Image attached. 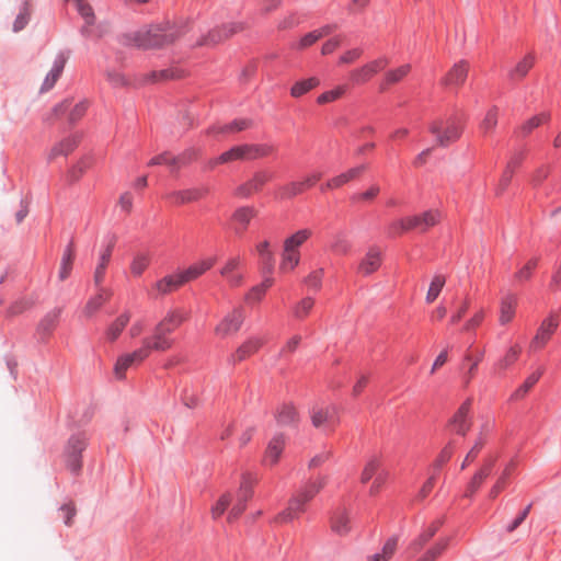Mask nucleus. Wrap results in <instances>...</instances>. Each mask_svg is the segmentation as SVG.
<instances>
[{"label":"nucleus","instance_id":"obj_4","mask_svg":"<svg viewBox=\"0 0 561 561\" xmlns=\"http://www.w3.org/2000/svg\"><path fill=\"white\" fill-rule=\"evenodd\" d=\"M310 229H301L284 241L279 271L288 273L295 270L300 262L299 248L311 237Z\"/></svg>","mask_w":561,"mask_h":561},{"label":"nucleus","instance_id":"obj_19","mask_svg":"<svg viewBox=\"0 0 561 561\" xmlns=\"http://www.w3.org/2000/svg\"><path fill=\"white\" fill-rule=\"evenodd\" d=\"M472 404L471 399H467L454 414L450 420L451 430L461 436H465L470 430L471 423L469 419V412Z\"/></svg>","mask_w":561,"mask_h":561},{"label":"nucleus","instance_id":"obj_30","mask_svg":"<svg viewBox=\"0 0 561 561\" xmlns=\"http://www.w3.org/2000/svg\"><path fill=\"white\" fill-rule=\"evenodd\" d=\"M484 357V350H477L476 352H468L465 355L463 364L467 366V371L463 374L465 387H468L471 380L476 377L478 366Z\"/></svg>","mask_w":561,"mask_h":561},{"label":"nucleus","instance_id":"obj_5","mask_svg":"<svg viewBox=\"0 0 561 561\" xmlns=\"http://www.w3.org/2000/svg\"><path fill=\"white\" fill-rule=\"evenodd\" d=\"M442 219V214L437 209H430L423 214L405 217L393 221L390 226L392 233L401 234L410 230H419L425 232L430 228L436 226Z\"/></svg>","mask_w":561,"mask_h":561},{"label":"nucleus","instance_id":"obj_18","mask_svg":"<svg viewBox=\"0 0 561 561\" xmlns=\"http://www.w3.org/2000/svg\"><path fill=\"white\" fill-rule=\"evenodd\" d=\"M80 137L78 135H70L60 141L56 142L46 152L48 162H53L60 157L69 156L79 145Z\"/></svg>","mask_w":561,"mask_h":561},{"label":"nucleus","instance_id":"obj_3","mask_svg":"<svg viewBox=\"0 0 561 561\" xmlns=\"http://www.w3.org/2000/svg\"><path fill=\"white\" fill-rule=\"evenodd\" d=\"M465 128V122L456 115L438 118L431 123L430 131L436 138L437 146L447 147L457 141Z\"/></svg>","mask_w":561,"mask_h":561},{"label":"nucleus","instance_id":"obj_38","mask_svg":"<svg viewBox=\"0 0 561 561\" xmlns=\"http://www.w3.org/2000/svg\"><path fill=\"white\" fill-rule=\"evenodd\" d=\"M65 64H66V60L62 56H59L56 58L51 69L49 70L46 78L44 79V82L39 90L41 93H44V92L50 90L55 85V83L57 82V80L59 79V77L64 70Z\"/></svg>","mask_w":561,"mask_h":561},{"label":"nucleus","instance_id":"obj_16","mask_svg":"<svg viewBox=\"0 0 561 561\" xmlns=\"http://www.w3.org/2000/svg\"><path fill=\"white\" fill-rule=\"evenodd\" d=\"M308 501L297 491L288 501L287 507L273 519L275 524H286L297 518L306 510Z\"/></svg>","mask_w":561,"mask_h":561},{"label":"nucleus","instance_id":"obj_10","mask_svg":"<svg viewBox=\"0 0 561 561\" xmlns=\"http://www.w3.org/2000/svg\"><path fill=\"white\" fill-rule=\"evenodd\" d=\"M245 312L242 307H234L216 324L214 333L219 339L236 335L243 325Z\"/></svg>","mask_w":561,"mask_h":561},{"label":"nucleus","instance_id":"obj_51","mask_svg":"<svg viewBox=\"0 0 561 561\" xmlns=\"http://www.w3.org/2000/svg\"><path fill=\"white\" fill-rule=\"evenodd\" d=\"M73 261H75V251H73L72 244H69L67 247V249L65 250L61 262H60V268L58 272L59 280L64 282L70 276Z\"/></svg>","mask_w":561,"mask_h":561},{"label":"nucleus","instance_id":"obj_34","mask_svg":"<svg viewBox=\"0 0 561 561\" xmlns=\"http://www.w3.org/2000/svg\"><path fill=\"white\" fill-rule=\"evenodd\" d=\"M94 164V158L91 154L81 157L67 172V181L69 183L78 182L82 175L92 168Z\"/></svg>","mask_w":561,"mask_h":561},{"label":"nucleus","instance_id":"obj_39","mask_svg":"<svg viewBox=\"0 0 561 561\" xmlns=\"http://www.w3.org/2000/svg\"><path fill=\"white\" fill-rule=\"evenodd\" d=\"M382 455H373L365 463L363 471L360 473V482L363 484H366L368 481H370L374 477L376 478L378 471L382 467Z\"/></svg>","mask_w":561,"mask_h":561},{"label":"nucleus","instance_id":"obj_36","mask_svg":"<svg viewBox=\"0 0 561 561\" xmlns=\"http://www.w3.org/2000/svg\"><path fill=\"white\" fill-rule=\"evenodd\" d=\"M243 154L245 160H256L272 154L275 149L268 144H243Z\"/></svg>","mask_w":561,"mask_h":561},{"label":"nucleus","instance_id":"obj_37","mask_svg":"<svg viewBox=\"0 0 561 561\" xmlns=\"http://www.w3.org/2000/svg\"><path fill=\"white\" fill-rule=\"evenodd\" d=\"M332 530L340 535L345 536L351 531V516L345 510L336 511L331 518Z\"/></svg>","mask_w":561,"mask_h":561},{"label":"nucleus","instance_id":"obj_8","mask_svg":"<svg viewBox=\"0 0 561 561\" xmlns=\"http://www.w3.org/2000/svg\"><path fill=\"white\" fill-rule=\"evenodd\" d=\"M88 445V438L79 433L70 436L65 448V461L67 469L72 474H79L82 468L81 454Z\"/></svg>","mask_w":561,"mask_h":561},{"label":"nucleus","instance_id":"obj_28","mask_svg":"<svg viewBox=\"0 0 561 561\" xmlns=\"http://www.w3.org/2000/svg\"><path fill=\"white\" fill-rule=\"evenodd\" d=\"M207 193H208V191L205 187H194V188H187V190H183V191L172 192L167 195V198L175 205H182V204L198 201V199L203 198Z\"/></svg>","mask_w":561,"mask_h":561},{"label":"nucleus","instance_id":"obj_56","mask_svg":"<svg viewBox=\"0 0 561 561\" xmlns=\"http://www.w3.org/2000/svg\"><path fill=\"white\" fill-rule=\"evenodd\" d=\"M319 83L320 81L316 77L298 81L291 87L290 94L294 98H300L313 88L318 87Z\"/></svg>","mask_w":561,"mask_h":561},{"label":"nucleus","instance_id":"obj_48","mask_svg":"<svg viewBox=\"0 0 561 561\" xmlns=\"http://www.w3.org/2000/svg\"><path fill=\"white\" fill-rule=\"evenodd\" d=\"M336 28L335 25H324L306 34L299 42V48L304 49L314 44L320 38L330 35Z\"/></svg>","mask_w":561,"mask_h":561},{"label":"nucleus","instance_id":"obj_26","mask_svg":"<svg viewBox=\"0 0 561 561\" xmlns=\"http://www.w3.org/2000/svg\"><path fill=\"white\" fill-rule=\"evenodd\" d=\"M412 70V66L410 64H403L397 68L389 69L385 72L379 89L380 91H387L390 87L400 83L409 76Z\"/></svg>","mask_w":561,"mask_h":561},{"label":"nucleus","instance_id":"obj_13","mask_svg":"<svg viewBox=\"0 0 561 561\" xmlns=\"http://www.w3.org/2000/svg\"><path fill=\"white\" fill-rule=\"evenodd\" d=\"M388 65L389 59L387 57H379L351 71L350 79L355 84L366 83L378 72L385 70Z\"/></svg>","mask_w":561,"mask_h":561},{"label":"nucleus","instance_id":"obj_29","mask_svg":"<svg viewBox=\"0 0 561 561\" xmlns=\"http://www.w3.org/2000/svg\"><path fill=\"white\" fill-rule=\"evenodd\" d=\"M366 170L365 165H358L355 168H352L347 170L346 172H343L332 179H330L325 184L321 186V191L327 190H335L344 184L348 183L352 180H355L362 175V173Z\"/></svg>","mask_w":561,"mask_h":561},{"label":"nucleus","instance_id":"obj_40","mask_svg":"<svg viewBox=\"0 0 561 561\" xmlns=\"http://www.w3.org/2000/svg\"><path fill=\"white\" fill-rule=\"evenodd\" d=\"M276 420L279 425L289 426L298 422L299 415L294 405L284 403L276 411Z\"/></svg>","mask_w":561,"mask_h":561},{"label":"nucleus","instance_id":"obj_32","mask_svg":"<svg viewBox=\"0 0 561 561\" xmlns=\"http://www.w3.org/2000/svg\"><path fill=\"white\" fill-rule=\"evenodd\" d=\"M216 263V257H207L204 260H201L199 262L194 263L186 270L180 272L182 278L184 279L185 284L196 279L201 275H203L206 271L210 270Z\"/></svg>","mask_w":561,"mask_h":561},{"label":"nucleus","instance_id":"obj_11","mask_svg":"<svg viewBox=\"0 0 561 561\" xmlns=\"http://www.w3.org/2000/svg\"><path fill=\"white\" fill-rule=\"evenodd\" d=\"M558 327L559 318L557 314L551 313L543 319L529 343V351L538 352L542 350L556 333Z\"/></svg>","mask_w":561,"mask_h":561},{"label":"nucleus","instance_id":"obj_62","mask_svg":"<svg viewBox=\"0 0 561 561\" xmlns=\"http://www.w3.org/2000/svg\"><path fill=\"white\" fill-rule=\"evenodd\" d=\"M345 91H346L345 85H339L330 91L321 93L318 96L317 102H318V104H321V105L334 102V101L339 100L340 98H342L343 94L345 93Z\"/></svg>","mask_w":561,"mask_h":561},{"label":"nucleus","instance_id":"obj_21","mask_svg":"<svg viewBox=\"0 0 561 561\" xmlns=\"http://www.w3.org/2000/svg\"><path fill=\"white\" fill-rule=\"evenodd\" d=\"M270 180L271 175L266 171L256 172L248 182L239 185L234 194L239 197H249L259 192Z\"/></svg>","mask_w":561,"mask_h":561},{"label":"nucleus","instance_id":"obj_7","mask_svg":"<svg viewBox=\"0 0 561 561\" xmlns=\"http://www.w3.org/2000/svg\"><path fill=\"white\" fill-rule=\"evenodd\" d=\"M152 351H154L153 347L146 339H144L139 348L118 356L113 367L115 378L118 380L125 379L127 370L141 364L147 357H149Z\"/></svg>","mask_w":561,"mask_h":561},{"label":"nucleus","instance_id":"obj_42","mask_svg":"<svg viewBox=\"0 0 561 561\" xmlns=\"http://www.w3.org/2000/svg\"><path fill=\"white\" fill-rule=\"evenodd\" d=\"M499 114L500 110L495 105L488 110L479 125V129L483 136H490L491 134L494 133L499 123Z\"/></svg>","mask_w":561,"mask_h":561},{"label":"nucleus","instance_id":"obj_12","mask_svg":"<svg viewBox=\"0 0 561 561\" xmlns=\"http://www.w3.org/2000/svg\"><path fill=\"white\" fill-rule=\"evenodd\" d=\"M265 343L266 339L264 336L259 334L250 335L230 355L229 362L236 365L248 359L249 357L259 353Z\"/></svg>","mask_w":561,"mask_h":561},{"label":"nucleus","instance_id":"obj_17","mask_svg":"<svg viewBox=\"0 0 561 561\" xmlns=\"http://www.w3.org/2000/svg\"><path fill=\"white\" fill-rule=\"evenodd\" d=\"M88 107H89V102L87 100H82V101L73 104L72 106H71V102L69 100H65L54 107V114L56 116H60V115L65 114L66 112H69V114H68L69 123L76 124L85 115Z\"/></svg>","mask_w":561,"mask_h":561},{"label":"nucleus","instance_id":"obj_58","mask_svg":"<svg viewBox=\"0 0 561 561\" xmlns=\"http://www.w3.org/2000/svg\"><path fill=\"white\" fill-rule=\"evenodd\" d=\"M165 164L173 169L180 168V158L172 156L170 152H163L149 160L148 165H161Z\"/></svg>","mask_w":561,"mask_h":561},{"label":"nucleus","instance_id":"obj_43","mask_svg":"<svg viewBox=\"0 0 561 561\" xmlns=\"http://www.w3.org/2000/svg\"><path fill=\"white\" fill-rule=\"evenodd\" d=\"M130 320V314L128 312H124L118 316L106 329L105 335L107 341L114 342L118 339L121 333L124 331L126 325Z\"/></svg>","mask_w":561,"mask_h":561},{"label":"nucleus","instance_id":"obj_53","mask_svg":"<svg viewBox=\"0 0 561 561\" xmlns=\"http://www.w3.org/2000/svg\"><path fill=\"white\" fill-rule=\"evenodd\" d=\"M397 546H398V539L396 537H391L385 542L381 552L369 556L368 560L369 561H389L392 558V556L394 554Z\"/></svg>","mask_w":561,"mask_h":561},{"label":"nucleus","instance_id":"obj_44","mask_svg":"<svg viewBox=\"0 0 561 561\" xmlns=\"http://www.w3.org/2000/svg\"><path fill=\"white\" fill-rule=\"evenodd\" d=\"M330 250L337 255H347L352 251V243L346 233L336 232L332 236L330 242Z\"/></svg>","mask_w":561,"mask_h":561},{"label":"nucleus","instance_id":"obj_6","mask_svg":"<svg viewBox=\"0 0 561 561\" xmlns=\"http://www.w3.org/2000/svg\"><path fill=\"white\" fill-rule=\"evenodd\" d=\"M259 478L251 472H243L240 477L239 488L236 492L234 503L229 512L228 520L237 519L247 508V503L253 497L254 486Z\"/></svg>","mask_w":561,"mask_h":561},{"label":"nucleus","instance_id":"obj_15","mask_svg":"<svg viewBox=\"0 0 561 561\" xmlns=\"http://www.w3.org/2000/svg\"><path fill=\"white\" fill-rule=\"evenodd\" d=\"M257 216V210L252 206H241L237 208L230 218V227L238 237L244 234L251 220Z\"/></svg>","mask_w":561,"mask_h":561},{"label":"nucleus","instance_id":"obj_24","mask_svg":"<svg viewBox=\"0 0 561 561\" xmlns=\"http://www.w3.org/2000/svg\"><path fill=\"white\" fill-rule=\"evenodd\" d=\"M517 305L518 300L514 294L507 293L501 298L499 308V322L501 325H507L513 321Z\"/></svg>","mask_w":561,"mask_h":561},{"label":"nucleus","instance_id":"obj_49","mask_svg":"<svg viewBox=\"0 0 561 561\" xmlns=\"http://www.w3.org/2000/svg\"><path fill=\"white\" fill-rule=\"evenodd\" d=\"M535 64V56L533 54L526 55L511 71L510 77L514 81L522 80Z\"/></svg>","mask_w":561,"mask_h":561},{"label":"nucleus","instance_id":"obj_54","mask_svg":"<svg viewBox=\"0 0 561 561\" xmlns=\"http://www.w3.org/2000/svg\"><path fill=\"white\" fill-rule=\"evenodd\" d=\"M446 283V277L442 274H436L428 287L425 300L427 304L434 302L439 296L442 289L444 288Z\"/></svg>","mask_w":561,"mask_h":561},{"label":"nucleus","instance_id":"obj_35","mask_svg":"<svg viewBox=\"0 0 561 561\" xmlns=\"http://www.w3.org/2000/svg\"><path fill=\"white\" fill-rule=\"evenodd\" d=\"M61 314V309L56 308L49 311L38 323L37 333L42 339H46L50 335L54 329L57 327L59 318Z\"/></svg>","mask_w":561,"mask_h":561},{"label":"nucleus","instance_id":"obj_61","mask_svg":"<svg viewBox=\"0 0 561 561\" xmlns=\"http://www.w3.org/2000/svg\"><path fill=\"white\" fill-rule=\"evenodd\" d=\"M455 450L453 442H449L438 454L433 462V470L438 471L446 462L449 461Z\"/></svg>","mask_w":561,"mask_h":561},{"label":"nucleus","instance_id":"obj_52","mask_svg":"<svg viewBox=\"0 0 561 561\" xmlns=\"http://www.w3.org/2000/svg\"><path fill=\"white\" fill-rule=\"evenodd\" d=\"M550 119L548 112H542L527 119L518 129V133L525 137L528 136L535 128L547 123Z\"/></svg>","mask_w":561,"mask_h":561},{"label":"nucleus","instance_id":"obj_31","mask_svg":"<svg viewBox=\"0 0 561 561\" xmlns=\"http://www.w3.org/2000/svg\"><path fill=\"white\" fill-rule=\"evenodd\" d=\"M493 468V460H488L484 462V465L473 474L471 480L469 481L466 491L465 496L466 497H472L473 494L479 490V488L482 485L484 480L490 476Z\"/></svg>","mask_w":561,"mask_h":561},{"label":"nucleus","instance_id":"obj_1","mask_svg":"<svg viewBox=\"0 0 561 561\" xmlns=\"http://www.w3.org/2000/svg\"><path fill=\"white\" fill-rule=\"evenodd\" d=\"M182 35L169 23L144 27L123 37V44L137 48H159L173 43Z\"/></svg>","mask_w":561,"mask_h":561},{"label":"nucleus","instance_id":"obj_46","mask_svg":"<svg viewBox=\"0 0 561 561\" xmlns=\"http://www.w3.org/2000/svg\"><path fill=\"white\" fill-rule=\"evenodd\" d=\"M111 291L106 290L104 288H100L99 293L89 299L87 302L83 313L85 317L90 318L92 317L102 306L103 304L110 298Z\"/></svg>","mask_w":561,"mask_h":561},{"label":"nucleus","instance_id":"obj_22","mask_svg":"<svg viewBox=\"0 0 561 561\" xmlns=\"http://www.w3.org/2000/svg\"><path fill=\"white\" fill-rule=\"evenodd\" d=\"M382 253L378 248H370L359 261L357 272L363 276L371 275L381 266Z\"/></svg>","mask_w":561,"mask_h":561},{"label":"nucleus","instance_id":"obj_33","mask_svg":"<svg viewBox=\"0 0 561 561\" xmlns=\"http://www.w3.org/2000/svg\"><path fill=\"white\" fill-rule=\"evenodd\" d=\"M238 160H245L243 154L242 145L234 146L229 150L222 152L217 158L210 159L206 163V168L209 170L215 169L219 164H226Z\"/></svg>","mask_w":561,"mask_h":561},{"label":"nucleus","instance_id":"obj_50","mask_svg":"<svg viewBox=\"0 0 561 561\" xmlns=\"http://www.w3.org/2000/svg\"><path fill=\"white\" fill-rule=\"evenodd\" d=\"M256 251L260 256V264L262 268L268 273L273 271L274 267V255L270 250L268 241H262L256 245Z\"/></svg>","mask_w":561,"mask_h":561},{"label":"nucleus","instance_id":"obj_9","mask_svg":"<svg viewBox=\"0 0 561 561\" xmlns=\"http://www.w3.org/2000/svg\"><path fill=\"white\" fill-rule=\"evenodd\" d=\"M312 425L325 434L332 433L340 424V412L335 405L314 407L310 412Z\"/></svg>","mask_w":561,"mask_h":561},{"label":"nucleus","instance_id":"obj_60","mask_svg":"<svg viewBox=\"0 0 561 561\" xmlns=\"http://www.w3.org/2000/svg\"><path fill=\"white\" fill-rule=\"evenodd\" d=\"M438 524H432L411 543L410 549L414 552L419 551L436 534Z\"/></svg>","mask_w":561,"mask_h":561},{"label":"nucleus","instance_id":"obj_2","mask_svg":"<svg viewBox=\"0 0 561 561\" xmlns=\"http://www.w3.org/2000/svg\"><path fill=\"white\" fill-rule=\"evenodd\" d=\"M188 313L183 309L170 310L165 317L156 325L154 333L146 340L157 352H165L173 345V340L168 334L176 330L186 319Z\"/></svg>","mask_w":561,"mask_h":561},{"label":"nucleus","instance_id":"obj_47","mask_svg":"<svg viewBox=\"0 0 561 561\" xmlns=\"http://www.w3.org/2000/svg\"><path fill=\"white\" fill-rule=\"evenodd\" d=\"M327 477H317L314 480L309 481L305 486L298 490V492L309 502L327 485Z\"/></svg>","mask_w":561,"mask_h":561},{"label":"nucleus","instance_id":"obj_57","mask_svg":"<svg viewBox=\"0 0 561 561\" xmlns=\"http://www.w3.org/2000/svg\"><path fill=\"white\" fill-rule=\"evenodd\" d=\"M541 374V371H537L528 376L525 382L513 392L511 400L516 401L523 399L528 393V391L537 383Z\"/></svg>","mask_w":561,"mask_h":561},{"label":"nucleus","instance_id":"obj_20","mask_svg":"<svg viewBox=\"0 0 561 561\" xmlns=\"http://www.w3.org/2000/svg\"><path fill=\"white\" fill-rule=\"evenodd\" d=\"M241 264L242 259L236 255L228 259L220 270V275L226 278L228 285L232 288L240 287L243 284L244 277L238 272Z\"/></svg>","mask_w":561,"mask_h":561},{"label":"nucleus","instance_id":"obj_25","mask_svg":"<svg viewBox=\"0 0 561 561\" xmlns=\"http://www.w3.org/2000/svg\"><path fill=\"white\" fill-rule=\"evenodd\" d=\"M286 438L284 435H275L267 444L264 453L263 463L265 466H275L285 448Z\"/></svg>","mask_w":561,"mask_h":561},{"label":"nucleus","instance_id":"obj_45","mask_svg":"<svg viewBox=\"0 0 561 561\" xmlns=\"http://www.w3.org/2000/svg\"><path fill=\"white\" fill-rule=\"evenodd\" d=\"M314 305L316 300L311 297H305L297 301L291 308L294 319L297 321H304L309 317L314 308Z\"/></svg>","mask_w":561,"mask_h":561},{"label":"nucleus","instance_id":"obj_27","mask_svg":"<svg viewBox=\"0 0 561 561\" xmlns=\"http://www.w3.org/2000/svg\"><path fill=\"white\" fill-rule=\"evenodd\" d=\"M185 284L180 272L171 275H167L156 282L152 286L153 291L157 296H164L179 289Z\"/></svg>","mask_w":561,"mask_h":561},{"label":"nucleus","instance_id":"obj_55","mask_svg":"<svg viewBox=\"0 0 561 561\" xmlns=\"http://www.w3.org/2000/svg\"><path fill=\"white\" fill-rule=\"evenodd\" d=\"M513 470H514V463H512V462L505 467L502 474L500 476V478L496 480V482L490 490L489 496L491 499L497 497V495L505 489L508 478L513 473Z\"/></svg>","mask_w":561,"mask_h":561},{"label":"nucleus","instance_id":"obj_23","mask_svg":"<svg viewBox=\"0 0 561 561\" xmlns=\"http://www.w3.org/2000/svg\"><path fill=\"white\" fill-rule=\"evenodd\" d=\"M468 71L469 64L466 60H460L442 79V84L448 88H459L465 83Z\"/></svg>","mask_w":561,"mask_h":561},{"label":"nucleus","instance_id":"obj_63","mask_svg":"<svg viewBox=\"0 0 561 561\" xmlns=\"http://www.w3.org/2000/svg\"><path fill=\"white\" fill-rule=\"evenodd\" d=\"M232 502L230 493L222 494L211 508L213 518L220 517Z\"/></svg>","mask_w":561,"mask_h":561},{"label":"nucleus","instance_id":"obj_59","mask_svg":"<svg viewBox=\"0 0 561 561\" xmlns=\"http://www.w3.org/2000/svg\"><path fill=\"white\" fill-rule=\"evenodd\" d=\"M69 3H72L81 16L85 20L88 25L93 24L94 22V13L91 5L87 2V0H66Z\"/></svg>","mask_w":561,"mask_h":561},{"label":"nucleus","instance_id":"obj_64","mask_svg":"<svg viewBox=\"0 0 561 561\" xmlns=\"http://www.w3.org/2000/svg\"><path fill=\"white\" fill-rule=\"evenodd\" d=\"M390 477V472L382 465L381 469L378 471L376 478L374 479L369 492L370 494H377L382 486L386 484Z\"/></svg>","mask_w":561,"mask_h":561},{"label":"nucleus","instance_id":"obj_14","mask_svg":"<svg viewBox=\"0 0 561 561\" xmlns=\"http://www.w3.org/2000/svg\"><path fill=\"white\" fill-rule=\"evenodd\" d=\"M243 28L241 23H229L220 27L211 30L206 36H203L197 41V46L213 47L222 41H226L233 34L240 32Z\"/></svg>","mask_w":561,"mask_h":561},{"label":"nucleus","instance_id":"obj_41","mask_svg":"<svg viewBox=\"0 0 561 561\" xmlns=\"http://www.w3.org/2000/svg\"><path fill=\"white\" fill-rule=\"evenodd\" d=\"M252 122L250 119L241 118L236 119L229 124L221 125V126H213L210 127L207 133L208 134H232V133H239L244 129H248L251 127Z\"/></svg>","mask_w":561,"mask_h":561}]
</instances>
